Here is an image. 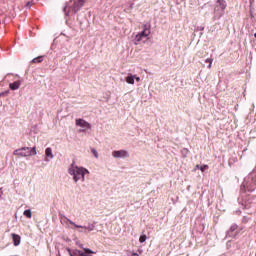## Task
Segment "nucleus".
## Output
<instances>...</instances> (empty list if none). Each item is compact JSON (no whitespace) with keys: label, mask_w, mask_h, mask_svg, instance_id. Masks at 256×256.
Here are the masks:
<instances>
[{"label":"nucleus","mask_w":256,"mask_h":256,"mask_svg":"<svg viewBox=\"0 0 256 256\" xmlns=\"http://www.w3.org/2000/svg\"><path fill=\"white\" fill-rule=\"evenodd\" d=\"M131 256H139V254H137V253H133Z\"/></svg>","instance_id":"b1692460"},{"label":"nucleus","mask_w":256,"mask_h":256,"mask_svg":"<svg viewBox=\"0 0 256 256\" xmlns=\"http://www.w3.org/2000/svg\"><path fill=\"white\" fill-rule=\"evenodd\" d=\"M76 127L80 128V133H85L91 129V124L81 118L76 119Z\"/></svg>","instance_id":"423d86ee"},{"label":"nucleus","mask_w":256,"mask_h":256,"mask_svg":"<svg viewBox=\"0 0 256 256\" xmlns=\"http://www.w3.org/2000/svg\"><path fill=\"white\" fill-rule=\"evenodd\" d=\"M13 155H15L16 157H31L33 155H37V147H22L20 149H16L13 152Z\"/></svg>","instance_id":"f03ea898"},{"label":"nucleus","mask_w":256,"mask_h":256,"mask_svg":"<svg viewBox=\"0 0 256 256\" xmlns=\"http://www.w3.org/2000/svg\"><path fill=\"white\" fill-rule=\"evenodd\" d=\"M195 169H201V167H199V165H196Z\"/></svg>","instance_id":"a878e982"},{"label":"nucleus","mask_w":256,"mask_h":256,"mask_svg":"<svg viewBox=\"0 0 256 256\" xmlns=\"http://www.w3.org/2000/svg\"><path fill=\"white\" fill-rule=\"evenodd\" d=\"M205 63H209L208 69H211V66L213 65V58H208L205 60Z\"/></svg>","instance_id":"f3484780"},{"label":"nucleus","mask_w":256,"mask_h":256,"mask_svg":"<svg viewBox=\"0 0 256 256\" xmlns=\"http://www.w3.org/2000/svg\"><path fill=\"white\" fill-rule=\"evenodd\" d=\"M112 157L114 159H127V158H129V151H127V150H114V151H112Z\"/></svg>","instance_id":"0eeeda50"},{"label":"nucleus","mask_w":256,"mask_h":256,"mask_svg":"<svg viewBox=\"0 0 256 256\" xmlns=\"http://www.w3.org/2000/svg\"><path fill=\"white\" fill-rule=\"evenodd\" d=\"M3 197V190L0 188V199Z\"/></svg>","instance_id":"5701e85b"},{"label":"nucleus","mask_w":256,"mask_h":256,"mask_svg":"<svg viewBox=\"0 0 256 256\" xmlns=\"http://www.w3.org/2000/svg\"><path fill=\"white\" fill-rule=\"evenodd\" d=\"M11 237L14 247H19V245H21V236H19V234L12 233Z\"/></svg>","instance_id":"9d476101"},{"label":"nucleus","mask_w":256,"mask_h":256,"mask_svg":"<svg viewBox=\"0 0 256 256\" xmlns=\"http://www.w3.org/2000/svg\"><path fill=\"white\" fill-rule=\"evenodd\" d=\"M80 249H83V244H79Z\"/></svg>","instance_id":"bb28decb"},{"label":"nucleus","mask_w":256,"mask_h":256,"mask_svg":"<svg viewBox=\"0 0 256 256\" xmlns=\"http://www.w3.org/2000/svg\"><path fill=\"white\" fill-rule=\"evenodd\" d=\"M67 223H69L70 225H73V227H75L76 229H81L78 230V233H91V231H95V224H88L87 226H81L76 224L75 222H73L71 219L69 218H65Z\"/></svg>","instance_id":"20e7f679"},{"label":"nucleus","mask_w":256,"mask_h":256,"mask_svg":"<svg viewBox=\"0 0 256 256\" xmlns=\"http://www.w3.org/2000/svg\"><path fill=\"white\" fill-rule=\"evenodd\" d=\"M23 215L27 217V219H31L33 217V213L31 212V209H27L23 212Z\"/></svg>","instance_id":"4468645a"},{"label":"nucleus","mask_w":256,"mask_h":256,"mask_svg":"<svg viewBox=\"0 0 256 256\" xmlns=\"http://www.w3.org/2000/svg\"><path fill=\"white\" fill-rule=\"evenodd\" d=\"M69 175H71L74 183H85V176L89 175V170L87 168L82 166H77L75 164H71V166L68 169Z\"/></svg>","instance_id":"f257e3e1"},{"label":"nucleus","mask_w":256,"mask_h":256,"mask_svg":"<svg viewBox=\"0 0 256 256\" xmlns=\"http://www.w3.org/2000/svg\"><path fill=\"white\" fill-rule=\"evenodd\" d=\"M63 11H64L65 15H69V11H67V5H66V6H64Z\"/></svg>","instance_id":"412c9836"},{"label":"nucleus","mask_w":256,"mask_h":256,"mask_svg":"<svg viewBox=\"0 0 256 256\" xmlns=\"http://www.w3.org/2000/svg\"><path fill=\"white\" fill-rule=\"evenodd\" d=\"M55 159V155L53 154V148L47 147L45 149V161L49 163V161Z\"/></svg>","instance_id":"1a4fd4ad"},{"label":"nucleus","mask_w":256,"mask_h":256,"mask_svg":"<svg viewBox=\"0 0 256 256\" xmlns=\"http://www.w3.org/2000/svg\"><path fill=\"white\" fill-rule=\"evenodd\" d=\"M32 5H33V3H31V2H27V3H26V7H27V9H31Z\"/></svg>","instance_id":"aec40b11"},{"label":"nucleus","mask_w":256,"mask_h":256,"mask_svg":"<svg viewBox=\"0 0 256 256\" xmlns=\"http://www.w3.org/2000/svg\"><path fill=\"white\" fill-rule=\"evenodd\" d=\"M225 9H227V2L225 0H217L214 7V16L217 19H221V16L225 15Z\"/></svg>","instance_id":"7ed1b4c3"},{"label":"nucleus","mask_w":256,"mask_h":256,"mask_svg":"<svg viewBox=\"0 0 256 256\" xmlns=\"http://www.w3.org/2000/svg\"><path fill=\"white\" fill-rule=\"evenodd\" d=\"M68 253H69L70 256H76V255L81 256V253H83V251L78 250V249H75V250L71 251V249H68Z\"/></svg>","instance_id":"ddd939ff"},{"label":"nucleus","mask_w":256,"mask_h":256,"mask_svg":"<svg viewBox=\"0 0 256 256\" xmlns=\"http://www.w3.org/2000/svg\"><path fill=\"white\" fill-rule=\"evenodd\" d=\"M147 241V236L146 235H141L139 238L140 243H145Z\"/></svg>","instance_id":"a211bd4d"},{"label":"nucleus","mask_w":256,"mask_h":256,"mask_svg":"<svg viewBox=\"0 0 256 256\" xmlns=\"http://www.w3.org/2000/svg\"><path fill=\"white\" fill-rule=\"evenodd\" d=\"M91 153L94 155L95 159H99V152H97V149L91 148Z\"/></svg>","instance_id":"dca6fc26"},{"label":"nucleus","mask_w":256,"mask_h":256,"mask_svg":"<svg viewBox=\"0 0 256 256\" xmlns=\"http://www.w3.org/2000/svg\"><path fill=\"white\" fill-rule=\"evenodd\" d=\"M43 62V56H38L32 60V63H41Z\"/></svg>","instance_id":"2eb2a0df"},{"label":"nucleus","mask_w":256,"mask_h":256,"mask_svg":"<svg viewBox=\"0 0 256 256\" xmlns=\"http://www.w3.org/2000/svg\"><path fill=\"white\" fill-rule=\"evenodd\" d=\"M83 5H85V0H75L73 7H72V12L75 13H79V11H81V8L83 7Z\"/></svg>","instance_id":"6e6552de"},{"label":"nucleus","mask_w":256,"mask_h":256,"mask_svg":"<svg viewBox=\"0 0 256 256\" xmlns=\"http://www.w3.org/2000/svg\"><path fill=\"white\" fill-rule=\"evenodd\" d=\"M126 83H128V85H135V75L130 74L129 76H127Z\"/></svg>","instance_id":"f8f14e48"},{"label":"nucleus","mask_w":256,"mask_h":256,"mask_svg":"<svg viewBox=\"0 0 256 256\" xmlns=\"http://www.w3.org/2000/svg\"><path fill=\"white\" fill-rule=\"evenodd\" d=\"M183 151H184L185 153H189V150H187V149H184Z\"/></svg>","instance_id":"393cba45"},{"label":"nucleus","mask_w":256,"mask_h":256,"mask_svg":"<svg viewBox=\"0 0 256 256\" xmlns=\"http://www.w3.org/2000/svg\"><path fill=\"white\" fill-rule=\"evenodd\" d=\"M20 87H21V81H15V82L9 84V88L12 91H17V89H19Z\"/></svg>","instance_id":"9b49d317"},{"label":"nucleus","mask_w":256,"mask_h":256,"mask_svg":"<svg viewBox=\"0 0 256 256\" xmlns=\"http://www.w3.org/2000/svg\"><path fill=\"white\" fill-rule=\"evenodd\" d=\"M149 35H151V31L149 30V27H147V25H144L143 31L135 36L134 45L141 43V41H143V39H145L146 37H149Z\"/></svg>","instance_id":"39448f33"},{"label":"nucleus","mask_w":256,"mask_h":256,"mask_svg":"<svg viewBox=\"0 0 256 256\" xmlns=\"http://www.w3.org/2000/svg\"><path fill=\"white\" fill-rule=\"evenodd\" d=\"M206 169H209V166H208V165H203V166L200 167V171H201L202 173H205V170H206Z\"/></svg>","instance_id":"6ab92c4d"},{"label":"nucleus","mask_w":256,"mask_h":256,"mask_svg":"<svg viewBox=\"0 0 256 256\" xmlns=\"http://www.w3.org/2000/svg\"><path fill=\"white\" fill-rule=\"evenodd\" d=\"M134 79L139 83V81H141V77L135 75Z\"/></svg>","instance_id":"4be33fe9"}]
</instances>
